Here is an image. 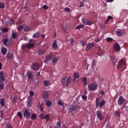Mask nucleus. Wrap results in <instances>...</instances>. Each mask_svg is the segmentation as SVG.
<instances>
[{
    "mask_svg": "<svg viewBox=\"0 0 128 128\" xmlns=\"http://www.w3.org/2000/svg\"><path fill=\"white\" fill-rule=\"evenodd\" d=\"M72 82V78L70 76L68 77H66V76H64V77L62 78L61 80V82L62 85L66 86H69Z\"/></svg>",
    "mask_w": 128,
    "mask_h": 128,
    "instance_id": "1",
    "label": "nucleus"
},
{
    "mask_svg": "<svg viewBox=\"0 0 128 128\" xmlns=\"http://www.w3.org/2000/svg\"><path fill=\"white\" fill-rule=\"evenodd\" d=\"M126 66V63L125 61V60H123L122 59H121L118 62V64L117 65V69L119 70L122 68H124Z\"/></svg>",
    "mask_w": 128,
    "mask_h": 128,
    "instance_id": "2",
    "label": "nucleus"
},
{
    "mask_svg": "<svg viewBox=\"0 0 128 128\" xmlns=\"http://www.w3.org/2000/svg\"><path fill=\"white\" fill-rule=\"evenodd\" d=\"M100 99L99 98H96V107L100 106V107H102L106 104V101L104 100H102V101L100 102Z\"/></svg>",
    "mask_w": 128,
    "mask_h": 128,
    "instance_id": "3",
    "label": "nucleus"
},
{
    "mask_svg": "<svg viewBox=\"0 0 128 128\" xmlns=\"http://www.w3.org/2000/svg\"><path fill=\"white\" fill-rule=\"evenodd\" d=\"M98 86L96 84H92L88 86V90L90 91L96 90H97Z\"/></svg>",
    "mask_w": 128,
    "mask_h": 128,
    "instance_id": "4",
    "label": "nucleus"
},
{
    "mask_svg": "<svg viewBox=\"0 0 128 128\" xmlns=\"http://www.w3.org/2000/svg\"><path fill=\"white\" fill-rule=\"evenodd\" d=\"M94 46V43H88L86 45V51L90 50Z\"/></svg>",
    "mask_w": 128,
    "mask_h": 128,
    "instance_id": "5",
    "label": "nucleus"
},
{
    "mask_svg": "<svg viewBox=\"0 0 128 128\" xmlns=\"http://www.w3.org/2000/svg\"><path fill=\"white\" fill-rule=\"evenodd\" d=\"M42 96L44 100H46L49 97L48 92L47 91H44L42 93Z\"/></svg>",
    "mask_w": 128,
    "mask_h": 128,
    "instance_id": "6",
    "label": "nucleus"
},
{
    "mask_svg": "<svg viewBox=\"0 0 128 128\" xmlns=\"http://www.w3.org/2000/svg\"><path fill=\"white\" fill-rule=\"evenodd\" d=\"M40 116L42 120H44V119L46 120V121H48L50 120V115L48 114L44 115L42 113V114H40Z\"/></svg>",
    "mask_w": 128,
    "mask_h": 128,
    "instance_id": "7",
    "label": "nucleus"
},
{
    "mask_svg": "<svg viewBox=\"0 0 128 128\" xmlns=\"http://www.w3.org/2000/svg\"><path fill=\"white\" fill-rule=\"evenodd\" d=\"M54 57V56L52 54H50L46 57V60H44V63L47 64L49 61H50L52 58Z\"/></svg>",
    "mask_w": 128,
    "mask_h": 128,
    "instance_id": "8",
    "label": "nucleus"
},
{
    "mask_svg": "<svg viewBox=\"0 0 128 128\" xmlns=\"http://www.w3.org/2000/svg\"><path fill=\"white\" fill-rule=\"evenodd\" d=\"M96 116L100 120L102 121L104 120V117L101 114L100 112V110H98L96 112Z\"/></svg>",
    "mask_w": 128,
    "mask_h": 128,
    "instance_id": "9",
    "label": "nucleus"
},
{
    "mask_svg": "<svg viewBox=\"0 0 128 128\" xmlns=\"http://www.w3.org/2000/svg\"><path fill=\"white\" fill-rule=\"evenodd\" d=\"M115 32H116V34L118 36H121L124 34V31L122 30H117L115 31Z\"/></svg>",
    "mask_w": 128,
    "mask_h": 128,
    "instance_id": "10",
    "label": "nucleus"
},
{
    "mask_svg": "<svg viewBox=\"0 0 128 128\" xmlns=\"http://www.w3.org/2000/svg\"><path fill=\"white\" fill-rule=\"evenodd\" d=\"M40 68V66H39L38 63H34V64L32 65V69L34 70H38Z\"/></svg>",
    "mask_w": 128,
    "mask_h": 128,
    "instance_id": "11",
    "label": "nucleus"
},
{
    "mask_svg": "<svg viewBox=\"0 0 128 128\" xmlns=\"http://www.w3.org/2000/svg\"><path fill=\"white\" fill-rule=\"evenodd\" d=\"M78 109V106H76L71 105L69 107V112H72L75 111Z\"/></svg>",
    "mask_w": 128,
    "mask_h": 128,
    "instance_id": "12",
    "label": "nucleus"
},
{
    "mask_svg": "<svg viewBox=\"0 0 128 128\" xmlns=\"http://www.w3.org/2000/svg\"><path fill=\"white\" fill-rule=\"evenodd\" d=\"M30 115V112L28 110H25L24 112V116L26 118Z\"/></svg>",
    "mask_w": 128,
    "mask_h": 128,
    "instance_id": "13",
    "label": "nucleus"
},
{
    "mask_svg": "<svg viewBox=\"0 0 128 128\" xmlns=\"http://www.w3.org/2000/svg\"><path fill=\"white\" fill-rule=\"evenodd\" d=\"M125 99L122 97V96H120L119 98H118V104L121 105L124 102Z\"/></svg>",
    "mask_w": 128,
    "mask_h": 128,
    "instance_id": "14",
    "label": "nucleus"
},
{
    "mask_svg": "<svg viewBox=\"0 0 128 128\" xmlns=\"http://www.w3.org/2000/svg\"><path fill=\"white\" fill-rule=\"evenodd\" d=\"M82 22L86 25L91 26L92 23L85 18H82Z\"/></svg>",
    "mask_w": 128,
    "mask_h": 128,
    "instance_id": "15",
    "label": "nucleus"
},
{
    "mask_svg": "<svg viewBox=\"0 0 128 128\" xmlns=\"http://www.w3.org/2000/svg\"><path fill=\"white\" fill-rule=\"evenodd\" d=\"M5 78L4 77V73L2 71L0 72V84L2 82H4Z\"/></svg>",
    "mask_w": 128,
    "mask_h": 128,
    "instance_id": "16",
    "label": "nucleus"
},
{
    "mask_svg": "<svg viewBox=\"0 0 128 128\" xmlns=\"http://www.w3.org/2000/svg\"><path fill=\"white\" fill-rule=\"evenodd\" d=\"M24 46L28 48H31L34 46V43H28V44H24Z\"/></svg>",
    "mask_w": 128,
    "mask_h": 128,
    "instance_id": "17",
    "label": "nucleus"
},
{
    "mask_svg": "<svg viewBox=\"0 0 128 128\" xmlns=\"http://www.w3.org/2000/svg\"><path fill=\"white\" fill-rule=\"evenodd\" d=\"M114 48L115 50H116L118 52H119L120 50V47L118 43H116L115 45H114Z\"/></svg>",
    "mask_w": 128,
    "mask_h": 128,
    "instance_id": "18",
    "label": "nucleus"
},
{
    "mask_svg": "<svg viewBox=\"0 0 128 128\" xmlns=\"http://www.w3.org/2000/svg\"><path fill=\"white\" fill-rule=\"evenodd\" d=\"M4 44L6 46H7L8 44H10V42L8 38H5L4 39Z\"/></svg>",
    "mask_w": 128,
    "mask_h": 128,
    "instance_id": "19",
    "label": "nucleus"
},
{
    "mask_svg": "<svg viewBox=\"0 0 128 128\" xmlns=\"http://www.w3.org/2000/svg\"><path fill=\"white\" fill-rule=\"evenodd\" d=\"M80 75L79 74H78V73H74V82H76V80L80 78Z\"/></svg>",
    "mask_w": 128,
    "mask_h": 128,
    "instance_id": "20",
    "label": "nucleus"
},
{
    "mask_svg": "<svg viewBox=\"0 0 128 128\" xmlns=\"http://www.w3.org/2000/svg\"><path fill=\"white\" fill-rule=\"evenodd\" d=\"M28 104L27 106L28 108H30L32 104L31 98L30 96H28Z\"/></svg>",
    "mask_w": 128,
    "mask_h": 128,
    "instance_id": "21",
    "label": "nucleus"
},
{
    "mask_svg": "<svg viewBox=\"0 0 128 128\" xmlns=\"http://www.w3.org/2000/svg\"><path fill=\"white\" fill-rule=\"evenodd\" d=\"M32 30V28L30 27H29L28 25H26L24 27V30L26 32H30Z\"/></svg>",
    "mask_w": 128,
    "mask_h": 128,
    "instance_id": "22",
    "label": "nucleus"
},
{
    "mask_svg": "<svg viewBox=\"0 0 128 128\" xmlns=\"http://www.w3.org/2000/svg\"><path fill=\"white\" fill-rule=\"evenodd\" d=\"M1 52L3 55H6L7 52L6 48H5V47H2L1 48Z\"/></svg>",
    "mask_w": 128,
    "mask_h": 128,
    "instance_id": "23",
    "label": "nucleus"
},
{
    "mask_svg": "<svg viewBox=\"0 0 128 128\" xmlns=\"http://www.w3.org/2000/svg\"><path fill=\"white\" fill-rule=\"evenodd\" d=\"M6 58L8 60H10L13 58V54L12 53H8Z\"/></svg>",
    "mask_w": 128,
    "mask_h": 128,
    "instance_id": "24",
    "label": "nucleus"
},
{
    "mask_svg": "<svg viewBox=\"0 0 128 128\" xmlns=\"http://www.w3.org/2000/svg\"><path fill=\"white\" fill-rule=\"evenodd\" d=\"M40 35V32H37L33 34L32 38H36L39 37Z\"/></svg>",
    "mask_w": 128,
    "mask_h": 128,
    "instance_id": "25",
    "label": "nucleus"
},
{
    "mask_svg": "<svg viewBox=\"0 0 128 128\" xmlns=\"http://www.w3.org/2000/svg\"><path fill=\"white\" fill-rule=\"evenodd\" d=\"M0 104L2 106H5V100L4 98H1L0 100Z\"/></svg>",
    "mask_w": 128,
    "mask_h": 128,
    "instance_id": "26",
    "label": "nucleus"
},
{
    "mask_svg": "<svg viewBox=\"0 0 128 128\" xmlns=\"http://www.w3.org/2000/svg\"><path fill=\"white\" fill-rule=\"evenodd\" d=\"M52 47L54 49H56L58 48L57 42L56 41V40H54V42L52 44Z\"/></svg>",
    "mask_w": 128,
    "mask_h": 128,
    "instance_id": "27",
    "label": "nucleus"
},
{
    "mask_svg": "<svg viewBox=\"0 0 128 128\" xmlns=\"http://www.w3.org/2000/svg\"><path fill=\"white\" fill-rule=\"evenodd\" d=\"M44 86H48L50 84V82L48 81V80H44Z\"/></svg>",
    "mask_w": 128,
    "mask_h": 128,
    "instance_id": "28",
    "label": "nucleus"
},
{
    "mask_svg": "<svg viewBox=\"0 0 128 128\" xmlns=\"http://www.w3.org/2000/svg\"><path fill=\"white\" fill-rule=\"evenodd\" d=\"M45 54V51L44 50H38V54L39 55H43Z\"/></svg>",
    "mask_w": 128,
    "mask_h": 128,
    "instance_id": "29",
    "label": "nucleus"
},
{
    "mask_svg": "<svg viewBox=\"0 0 128 128\" xmlns=\"http://www.w3.org/2000/svg\"><path fill=\"white\" fill-rule=\"evenodd\" d=\"M84 27V24H80L77 26L76 27V30H80L82 28H83Z\"/></svg>",
    "mask_w": 128,
    "mask_h": 128,
    "instance_id": "30",
    "label": "nucleus"
},
{
    "mask_svg": "<svg viewBox=\"0 0 128 128\" xmlns=\"http://www.w3.org/2000/svg\"><path fill=\"white\" fill-rule=\"evenodd\" d=\"M52 102L50 100H48L46 102V106L48 107H50L52 106Z\"/></svg>",
    "mask_w": 128,
    "mask_h": 128,
    "instance_id": "31",
    "label": "nucleus"
},
{
    "mask_svg": "<svg viewBox=\"0 0 128 128\" xmlns=\"http://www.w3.org/2000/svg\"><path fill=\"white\" fill-rule=\"evenodd\" d=\"M58 57H54V59H52V63L53 64H56L58 62Z\"/></svg>",
    "mask_w": 128,
    "mask_h": 128,
    "instance_id": "32",
    "label": "nucleus"
},
{
    "mask_svg": "<svg viewBox=\"0 0 128 128\" xmlns=\"http://www.w3.org/2000/svg\"><path fill=\"white\" fill-rule=\"evenodd\" d=\"M86 41H80V44L82 46H86Z\"/></svg>",
    "mask_w": 128,
    "mask_h": 128,
    "instance_id": "33",
    "label": "nucleus"
},
{
    "mask_svg": "<svg viewBox=\"0 0 128 128\" xmlns=\"http://www.w3.org/2000/svg\"><path fill=\"white\" fill-rule=\"evenodd\" d=\"M12 36L13 38H16L17 36V32H13L12 34Z\"/></svg>",
    "mask_w": 128,
    "mask_h": 128,
    "instance_id": "34",
    "label": "nucleus"
},
{
    "mask_svg": "<svg viewBox=\"0 0 128 128\" xmlns=\"http://www.w3.org/2000/svg\"><path fill=\"white\" fill-rule=\"evenodd\" d=\"M82 81L84 82V86H87V78H82Z\"/></svg>",
    "mask_w": 128,
    "mask_h": 128,
    "instance_id": "35",
    "label": "nucleus"
},
{
    "mask_svg": "<svg viewBox=\"0 0 128 128\" xmlns=\"http://www.w3.org/2000/svg\"><path fill=\"white\" fill-rule=\"evenodd\" d=\"M2 31L3 33H5L8 32V28H2Z\"/></svg>",
    "mask_w": 128,
    "mask_h": 128,
    "instance_id": "36",
    "label": "nucleus"
},
{
    "mask_svg": "<svg viewBox=\"0 0 128 128\" xmlns=\"http://www.w3.org/2000/svg\"><path fill=\"white\" fill-rule=\"evenodd\" d=\"M111 62H112L113 64L116 62V61H115V58H114V56H112L111 57Z\"/></svg>",
    "mask_w": 128,
    "mask_h": 128,
    "instance_id": "37",
    "label": "nucleus"
},
{
    "mask_svg": "<svg viewBox=\"0 0 128 128\" xmlns=\"http://www.w3.org/2000/svg\"><path fill=\"white\" fill-rule=\"evenodd\" d=\"M62 125L60 122H58L56 128H61Z\"/></svg>",
    "mask_w": 128,
    "mask_h": 128,
    "instance_id": "38",
    "label": "nucleus"
},
{
    "mask_svg": "<svg viewBox=\"0 0 128 128\" xmlns=\"http://www.w3.org/2000/svg\"><path fill=\"white\" fill-rule=\"evenodd\" d=\"M114 115H115V116L118 117V116H120V112L117 111L115 112Z\"/></svg>",
    "mask_w": 128,
    "mask_h": 128,
    "instance_id": "39",
    "label": "nucleus"
},
{
    "mask_svg": "<svg viewBox=\"0 0 128 128\" xmlns=\"http://www.w3.org/2000/svg\"><path fill=\"white\" fill-rule=\"evenodd\" d=\"M24 28L23 25H20L19 26H18V30H22Z\"/></svg>",
    "mask_w": 128,
    "mask_h": 128,
    "instance_id": "40",
    "label": "nucleus"
},
{
    "mask_svg": "<svg viewBox=\"0 0 128 128\" xmlns=\"http://www.w3.org/2000/svg\"><path fill=\"white\" fill-rule=\"evenodd\" d=\"M4 8V4L3 2H0V8L2 9Z\"/></svg>",
    "mask_w": 128,
    "mask_h": 128,
    "instance_id": "41",
    "label": "nucleus"
},
{
    "mask_svg": "<svg viewBox=\"0 0 128 128\" xmlns=\"http://www.w3.org/2000/svg\"><path fill=\"white\" fill-rule=\"evenodd\" d=\"M28 78L30 79H32L33 76V75H32V73H31V72L28 73Z\"/></svg>",
    "mask_w": 128,
    "mask_h": 128,
    "instance_id": "42",
    "label": "nucleus"
},
{
    "mask_svg": "<svg viewBox=\"0 0 128 128\" xmlns=\"http://www.w3.org/2000/svg\"><path fill=\"white\" fill-rule=\"evenodd\" d=\"M69 42L71 44H74V40L72 38H70L69 40Z\"/></svg>",
    "mask_w": 128,
    "mask_h": 128,
    "instance_id": "43",
    "label": "nucleus"
},
{
    "mask_svg": "<svg viewBox=\"0 0 128 128\" xmlns=\"http://www.w3.org/2000/svg\"><path fill=\"white\" fill-rule=\"evenodd\" d=\"M17 115L20 118H22V114L20 112H18L17 114Z\"/></svg>",
    "mask_w": 128,
    "mask_h": 128,
    "instance_id": "44",
    "label": "nucleus"
},
{
    "mask_svg": "<svg viewBox=\"0 0 128 128\" xmlns=\"http://www.w3.org/2000/svg\"><path fill=\"white\" fill-rule=\"evenodd\" d=\"M4 84L2 83L0 84V89L1 90H4Z\"/></svg>",
    "mask_w": 128,
    "mask_h": 128,
    "instance_id": "45",
    "label": "nucleus"
},
{
    "mask_svg": "<svg viewBox=\"0 0 128 128\" xmlns=\"http://www.w3.org/2000/svg\"><path fill=\"white\" fill-rule=\"evenodd\" d=\"M36 118V116L35 114H33L32 116V120H34Z\"/></svg>",
    "mask_w": 128,
    "mask_h": 128,
    "instance_id": "46",
    "label": "nucleus"
},
{
    "mask_svg": "<svg viewBox=\"0 0 128 128\" xmlns=\"http://www.w3.org/2000/svg\"><path fill=\"white\" fill-rule=\"evenodd\" d=\"M30 96L31 97H32V96H34V92L32 91V90H31V91L30 92ZM31 97H30V98H31Z\"/></svg>",
    "mask_w": 128,
    "mask_h": 128,
    "instance_id": "47",
    "label": "nucleus"
},
{
    "mask_svg": "<svg viewBox=\"0 0 128 128\" xmlns=\"http://www.w3.org/2000/svg\"><path fill=\"white\" fill-rule=\"evenodd\" d=\"M58 104L59 105L61 106H64V103H63V102H61V101H59V102H58Z\"/></svg>",
    "mask_w": 128,
    "mask_h": 128,
    "instance_id": "48",
    "label": "nucleus"
},
{
    "mask_svg": "<svg viewBox=\"0 0 128 128\" xmlns=\"http://www.w3.org/2000/svg\"><path fill=\"white\" fill-rule=\"evenodd\" d=\"M70 8H64V12H70Z\"/></svg>",
    "mask_w": 128,
    "mask_h": 128,
    "instance_id": "49",
    "label": "nucleus"
},
{
    "mask_svg": "<svg viewBox=\"0 0 128 128\" xmlns=\"http://www.w3.org/2000/svg\"><path fill=\"white\" fill-rule=\"evenodd\" d=\"M42 8L46 10L48 9V6L46 5H44Z\"/></svg>",
    "mask_w": 128,
    "mask_h": 128,
    "instance_id": "50",
    "label": "nucleus"
},
{
    "mask_svg": "<svg viewBox=\"0 0 128 128\" xmlns=\"http://www.w3.org/2000/svg\"><path fill=\"white\" fill-rule=\"evenodd\" d=\"M70 26L69 25V24H66L65 25V28L66 29H68L70 28Z\"/></svg>",
    "mask_w": 128,
    "mask_h": 128,
    "instance_id": "51",
    "label": "nucleus"
},
{
    "mask_svg": "<svg viewBox=\"0 0 128 128\" xmlns=\"http://www.w3.org/2000/svg\"><path fill=\"white\" fill-rule=\"evenodd\" d=\"M10 25L14 24V21L12 20H10Z\"/></svg>",
    "mask_w": 128,
    "mask_h": 128,
    "instance_id": "52",
    "label": "nucleus"
},
{
    "mask_svg": "<svg viewBox=\"0 0 128 128\" xmlns=\"http://www.w3.org/2000/svg\"><path fill=\"white\" fill-rule=\"evenodd\" d=\"M82 98L84 100H86L87 99V97L86 96H84V95L82 96Z\"/></svg>",
    "mask_w": 128,
    "mask_h": 128,
    "instance_id": "53",
    "label": "nucleus"
},
{
    "mask_svg": "<svg viewBox=\"0 0 128 128\" xmlns=\"http://www.w3.org/2000/svg\"><path fill=\"white\" fill-rule=\"evenodd\" d=\"M5 24H6V26H10V22H8V21H6V22Z\"/></svg>",
    "mask_w": 128,
    "mask_h": 128,
    "instance_id": "54",
    "label": "nucleus"
},
{
    "mask_svg": "<svg viewBox=\"0 0 128 128\" xmlns=\"http://www.w3.org/2000/svg\"><path fill=\"white\" fill-rule=\"evenodd\" d=\"M107 40L108 42H112V38H107Z\"/></svg>",
    "mask_w": 128,
    "mask_h": 128,
    "instance_id": "55",
    "label": "nucleus"
},
{
    "mask_svg": "<svg viewBox=\"0 0 128 128\" xmlns=\"http://www.w3.org/2000/svg\"><path fill=\"white\" fill-rule=\"evenodd\" d=\"M95 61H94V60L92 61V66H94L95 65Z\"/></svg>",
    "mask_w": 128,
    "mask_h": 128,
    "instance_id": "56",
    "label": "nucleus"
},
{
    "mask_svg": "<svg viewBox=\"0 0 128 128\" xmlns=\"http://www.w3.org/2000/svg\"><path fill=\"white\" fill-rule=\"evenodd\" d=\"M111 19H112V16H108L107 20H111Z\"/></svg>",
    "mask_w": 128,
    "mask_h": 128,
    "instance_id": "57",
    "label": "nucleus"
},
{
    "mask_svg": "<svg viewBox=\"0 0 128 128\" xmlns=\"http://www.w3.org/2000/svg\"><path fill=\"white\" fill-rule=\"evenodd\" d=\"M102 40V38L96 39V42H100Z\"/></svg>",
    "mask_w": 128,
    "mask_h": 128,
    "instance_id": "58",
    "label": "nucleus"
},
{
    "mask_svg": "<svg viewBox=\"0 0 128 128\" xmlns=\"http://www.w3.org/2000/svg\"><path fill=\"white\" fill-rule=\"evenodd\" d=\"M84 6V2H81L80 4V8H82Z\"/></svg>",
    "mask_w": 128,
    "mask_h": 128,
    "instance_id": "59",
    "label": "nucleus"
},
{
    "mask_svg": "<svg viewBox=\"0 0 128 128\" xmlns=\"http://www.w3.org/2000/svg\"><path fill=\"white\" fill-rule=\"evenodd\" d=\"M7 128H12V126L10 124H7Z\"/></svg>",
    "mask_w": 128,
    "mask_h": 128,
    "instance_id": "60",
    "label": "nucleus"
},
{
    "mask_svg": "<svg viewBox=\"0 0 128 128\" xmlns=\"http://www.w3.org/2000/svg\"><path fill=\"white\" fill-rule=\"evenodd\" d=\"M114 0H107L106 2H112Z\"/></svg>",
    "mask_w": 128,
    "mask_h": 128,
    "instance_id": "61",
    "label": "nucleus"
},
{
    "mask_svg": "<svg viewBox=\"0 0 128 128\" xmlns=\"http://www.w3.org/2000/svg\"><path fill=\"white\" fill-rule=\"evenodd\" d=\"M100 92V94H101L102 95H104V92H103V91H102V90H101V91Z\"/></svg>",
    "mask_w": 128,
    "mask_h": 128,
    "instance_id": "62",
    "label": "nucleus"
},
{
    "mask_svg": "<svg viewBox=\"0 0 128 128\" xmlns=\"http://www.w3.org/2000/svg\"><path fill=\"white\" fill-rule=\"evenodd\" d=\"M36 76H40V72H38V73H36Z\"/></svg>",
    "mask_w": 128,
    "mask_h": 128,
    "instance_id": "63",
    "label": "nucleus"
},
{
    "mask_svg": "<svg viewBox=\"0 0 128 128\" xmlns=\"http://www.w3.org/2000/svg\"><path fill=\"white\" fill-rule=\"evenodd\" d=\"M60 28H61V29L64 30V26H63V24H61V26H60Z\"/></svg>",
    "mask_w": 128,
    "mask_h": 128,
    "instance_id": "64",
    "label": "nucleus"
}]
</instances>
